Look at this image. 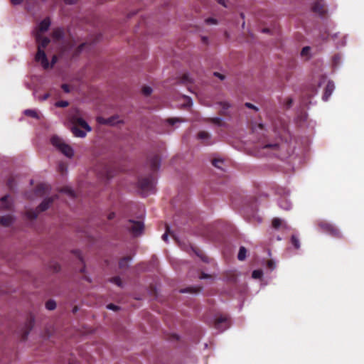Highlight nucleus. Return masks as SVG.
<instances>
[{
  "instance_id": "nucleus-1",
  "label": "nucleus",
  "mask_w": 364,
  "mask_h": 364,
  "mask_svg": "<svg viewBox=\"0 0 364 364\" xmlns=\"http://www.w3.org/2000/svg\"><path fill=\"white\" fill-rule=\"evenodd\" d=\"M70 122L73 124L71 132L76 137L83 138L86 136L87 132L92 130L90 126L81 117L72 116Z\"/></svg>"
},
{
  "instance_id": "nucleus-2",
  "label": "nucleus",
  "mask_w": 364,
  "mask_h": 364,
  "mask_svg": "<svg viewBox=\"0 0 364 364\" xmlns=\"http://www.w3.org/2000/svg\"><path fill=\"white\" fill-rule=\"evenodd\" d=\"M156 178L154 173H149L138 180V187L144 193H153L155 189Z\"/></svg>"
},
{
  "instance_id": "nucleus-3",
  "label": "nucleus",
  "mask_w": 364,
  "mask_h": 364,
  "mask_svg": "<svg viewBox=\"0 0 364 364\" xmlns=\"http://www.w3.org/2000/svg\"><path fill=\"white\" fill-rule=\"evenodd\" d=\"M50 142L58 151L68 158L73 157L74 151L73 148L65 144L63 140L58 136H53L50 139Z\"/></svg>"
},
{
  "instance_id": "nucleus-4",
  "label": "nucleus",
  "mask_w": 364,
  "mask_h": 364,
  "mask_svg": "<svg viewBox=\"0 0 364 364\" xmlns=\"http://www.w3.org/2000/svg\"><path fill=\"white\" fill-rule=\"evenodd\" d=\"M317 225L323 232L329 234L332 237L336 238H341L342 237L341 232L338 228L327 221L319 220L317 222Z\"/></svg>"
},
{
  "instance_id": "nucleus-5",
  "label": "nucleus",
  "mask_w": 364,
  "mask_h": 364,
  "mask_svg": "<svg viewBox=\"0 0 364 364\" xmlns=\"http://www.w3.org/2000/svg\"><path fill=\"white\" fill-rule=\"evenodd\" d=\"M35 323V318L34 316L32 315H30L26 321L25 322L23 326L21 329V340L26 341L27 339V337L30 333V331L33 328Z\"/></svg>"
},
{
  "instance_id": "nucleus-6",
  "label": "nucleus",
  "mask_w": 364,
  "mask_h": 364,
  "mask_svg": "<svg viewBox=\"0 0 364 364\" xmlns=\"http://www.w3.org/2000/svg\"><path fill=\"white\" fill-rule=\"evenodd\" d=\"M230 325V318L227 315H220L218 316L214 323V327L220 331H223L228 328Z\"/></svg>"
},
{
  "instance_id": "nucleus-7",
  "label": "nucleus",
  "mask_w": 364,
  "mask_h": 364,
  "mask_svg": "<svg viewBox=\"0 0 364 364\" xmlns=\"http://www.w3.org/2000/svg\"><path fill=\"white\" fill-rule=\"evenodd\" d=\"M130 226L128 227L129 231L134 235L138 236L141 234L144 230V224L140 221L129 220Z\"/></svg>"
},
{
  "instance_id": "nucleus-8",
  "label": "nucleus",
  "mask_w": 364,
  "mask_h": 364,
  "mask_svg": "<svg viewBox=\"0 0 364 364\" xmlns=\"http://www.w3.org/2000/svg\"><path fill=\"white\" fill-rule=\"evenodd\" d=\"M148 164L153 172H156L160 167L161 159L158 154L151 156L148 159Z\"/></svg>"
},
{
  "instance_id": "nucleus-9",
  "label": "nucleus",
  "mask_w": 364,
  "mask_h": 364,
  "mask_svg": "<svg viewBox=\"0 0 364 364\" xmlns=\"http://www.w3.org/2000/svg\"><path fill=\"white\" fill-rule=\"evenodd\" d=\"M279 144L278 143H268L262 146V150L265 154L274 155L276 151L279 150Z\"/></svg>"
},
{
  "instance_id": "nucleus-10",
  "label": "nucleus",
  "mask_w": 364,
  "mask_h": 364,
  "mask_svg": "<svg viewBox=\"0 0 364 364\" xmlns=\"http://www.w3.org/2000/svg\"><path fill=\"white\" fill-rule=\"evenodd\" d=\"M36 60L41 62L43 68L47 69L49 67L48 60L46 55L43 49H38L36 55Z\"/></svg>"
},
{
  "instance_id": "nucleus-11",
  "label": "nucleus",
  "mask_w": 364,
  "mask_h": 364,
  "mask_svg": "<svg viewBox=\"0 0 364 364\" xmlns=\"http://www.w3.org/2000/svg\"><path fill=\"white\" fill-rule=\"evenodd\" d=\"M312 11L321 16L325 14L326 10L323 0H314L312 6Z\"/></svg>"
},
{
  "instance_id": "nucleus-12",
  "label": "nucleus",
  "mask_w": 364,
  "mask_h": 364,
  "mask_svg": "<svg viewBox=\"0 0 364 364\" xmlns=\"http://www.w3.org/2000/svg\"><path fill=\"white\" fill-rule=\"evenodd\" d=\"M55 198L49 197L45 198L42 203L36 208L38 212L41 213L46 210L49 206L53 203Z\"/></svg>"
},
{
  "instance_id": "nucleus-13",
  "label": "nucleus",
  "mask_w": 364,
  "mask_h": 364,
  "mask_svg": "<svg viewBox=\"0 0 364 364\" xmlns=\"http://www.w3.org/2000/svg\"><path fill=\"white\" fill-rule=\"evenodd\" d=\"M36 38L38 49L44 50L50 43V39L48 37H43L40 34L36 35Z\"/></svg>"
},
{
  "instance_id": "nucleus-14",
  "label": "nucleus",
  "mask_w": 364,
  "mask_h": 364,
  "mask_svg": "<svg viewBox=\"0 0 364 364\" xmlns=\"http://www.w3.org/2000/svg\"><path fill=\"white\" fill-rule=\"evenodd\" d=\"M49 188H50V187L47 184H45V183L38 184L36 187V189H35L36 194L38 196H42L48 191Z\"/></svg>"
},
{
  "instance_id": "nucleus-15",
  "label": "nucleus",
  "mask_w": 364,
  "mask_h": 364,
  "mask_svg": "<svg viewBox=\"0 0 364 364\" xmlns=\"http://www.w3.org/2000/svg\"><path fill=\"white\" fill-rule=\"evenodd\" d=\"M117 119V118L115 117H111L107 119L102 117H97V122L100 124L114 125L116 123Z\"/></svg>"
},
{
  "instance_id": "nucleus-16",
  "label": "nucleus",
  "mask_w": 364,
  "mask_h": 364,
  "mask_svg": "<svg viewBox=\"0 0 364 364\" xmlns=\"http://www.w3.org/2000/svg\"><path fill=\"white\" fill-rule=\"evenodd\" d=\"M50 19L49 17L45 18L43 20H42L39 25H38V30L40 32H45L47 31L50 26Z\"/></svg>"
},
{
  "instance_id": "nucleus-17",
  "label": "nucleus",
  "mask_w": 364,
  "mask_h": 364,
  "mask_svg": "<svg viewBox=\"0 0 364 364\" xmlns=\"http://www.w3.org/2000/svg\"><path fill=\"white\" fill-rule=\"evenodd\" d=\"M334 89V85L332 82H328L326 86L324 93L323 95V100L327 101L329 97L331 95Z\"/></svg>"
},
{
  "instance_id": "nucleus-18",
  "label": "nucleus",
  "mask_w": 364,
  "mask_h": 364,
  "mask_svg": "<svg viewBox=\"0 0 364 364\" xmlns=\"http://www.w3.org/2000/svg\"><path fill=\"white\" fill-rule=\"evenodd\" d=\"M198 138L200 140L205 141L210 139V134L206 131H200L198 134ZM205 145H210L212 142L210 141H204Z\"/></svg>"
},
{
  "instance_id": "nucleus-19",
  "label": "nucleus",
  "mask_w": 364,
  "mask_h": 364,
  "mask_svg": "<svg viewBox=\"0 0 364 364\" xmlns=\"http://www.w3.org/2000/svg\"><path fill=\"white\" fill-rule=\"evenodd\" d=\"M52 37L55 41H60L64 37V30L62 28H56L53 31Z\"/></svg>"
},
{
  "instance_id": "nucleus-20",
  "label": "nucleus",
  "mask_w": 364,
  "mask_h": 364,
  "mask_svg": "<svg viewBox=\"0 0 364 364\" xmlns=\"http://www.w3.org/2000/svg\"><path fill=\"white\" fill-rule=\"evenodd\" d=\"M9 195H6L1 198V207L3 210H11L12 204L9 201Z\"/></svg>"
},
{
  "instance_id": "nucleus-21",
  "label": "nucleus",
  "mask_w": 364,
  "mask_h": 364,
  "mask_svg": "<svg viewBox=\"0 0 364 364\" xmlns=\"http://www.w3.org/2000/svg\"><path fill=\"white\" fill-rule=\"evenodd\" d=\"M218 104L221 107L220 114L222 116H228V109L230 108V105L227 102H220Z\"/></svg>"
},
{
  "instance_id": "nucleus-22",
  "label": "nucleus",
  "mask_w": 364,
  "mask_h": 364,
  "mask_svg": "<svg viewBox=\"0 0 364 364\" xmlns=\"http://www.w3.org/2000/svg\"><path fill=\"white\" fill-rule=\"evenodd\" d=\"M13 223V218L10 215L0 216V224L5 227H9Z\"/></svg>"
},
{
  "instance_id": "nucleus-23",
  "label": "nucleus",
  "mask_w": 364,
  "mask_h": 364,
  "mask_svg": "<svg viewBox=\"0 0 364 364\" xmlns=\"http://www.w3.org/2000/svg\"><path fill=\"white\" fill-rule=\"evenodd\" d=\"M279 205L282 209L286 210H289L291 207V203L284 197L281 198L279 201Z\"/></svg>"
},
{
  "instance_id": "nucleus-24",
  "label": "nucleus",
  "mask_w": 364,
  "mask_h": 364,
  "mask_svg": "<svg viewBox=\"0 0 364 364\" xmlns=\"http://www.w3.org/2000/svg\"><path fill=\"white\" fill-rule=\"evenodd\" d=\"M291 244L294 246L296 250H299L301 247L300 240L296 235H292L290 239Z\"/></svg>"
},
{
  "instance_id": "nucleus-25",
  "label": "nucleus",
  "mask_w": 364,
  "mask_h": 364,
  "mask_svg": "<svg viewBox=\"0 0 364 364\" xmlns=\"http://www.w3.org/2000/svg\"><path fill=\"white\" fill-rule=\"evenodd\" d=\"M132 259L130 256H126L122 257L119 262V268H127L128 267V262Z\"/></svg>"
},
{
  "instance_id": "nucleus-26",
  "label": "nucleus",
  "mask_w": 364,
  "mask_h": 364,
  "mask_svg": "<svg viewBox=\"0 0 364 364\" xmlns=\"http://www.w3.org/2000/svg\"><path fill=\"white\" fill-rule=\"evenodd\" d=\"M40 213L38 212L37 210V208L36 210H29L26 212V215L27 217L31 219V220H33V219H36L38 214Z\"/></svg>"
},
{
  "instance_id": "nucleus-27",
  "label": "nucleus",
  "mask_w": 364,
  "mask_h": 364,
  "mask_svg": "<svg viewBox=\"0 0 364 364\" xmlns=\"http://www.w3.org/2000/svg\"><path fill=\"white\" fill-rule=\"evenodd\" d=\"M24 114L27 117H30L32 118L38 119V114L37 112L34 109H26L24 111Z\"/></svg>"
},
{
  "instance_id": "nucleus-28",
  "label": "nucleus",
  "mask_w": 364,
  "mask_h": 364,
  "mask_svg": "<svg viewBox=\"0 0 364 364\" xmlns=\"http://www.w3.org/2000/svg\"><path fill=\"white\" fill-rule=\"evenodd\" d=\"M246 253H247V250L245 249V247H240V250H239L238 255H237L238 259L240 261L244 260L246 257Z\"/></svg>"
},
{
  "instance_id": "nucleus-29",
  "label": "nucleus",
  "mask_w": 364,
  "mask_h": 364,
  "mask_svg": "<svg viewBox=\"0 0 364 364\" xmlns=\"http://www.w3.org/2000/svg\"><path fill=\"white\" fill-rule=\"evenodd\" d=\"M212 164L215 167H216L219 169L223 170V164H224L223 160L219 159H215L213 160Z\"/></svg>"
},
{
  "instance_id": "nucleus-30",
  "label": "nucleus",
  "mask_w": 364,
  "mask_h": 364,
  "mask_svg": "<svg viewBox=\"0 0 364 364\" xmlns=\"http://www.w3.org/2000/svg\"><path fill=\"white\" fill-rule=\"evenodd\" d=\"M200 288H196V287H188L185 289H181L180 290L181 293H197L200 291Z\"/></svg>"
},
{
  "instance_id": "nucleus-31",
  "label": "nucleus",
  "mask_w": 364,
  "mask_h": 364,
  "mask_svg": "<svg viewBox=\"0 0 364 364\" xmlns=\"http://www.w3.org/2000/svg\"><path fill=\"white\" fill-rule=\"evenodd\" d=\"M6 186L10 191H13L15 187V178L14 176H10L7 181Z\"/></svg>"
},
{
  "instance_id": "nucleus-32",
  "label": "nucleus",
  "mask_w": 364,
  "mask_h": 364,
  "mask_svg": "<svg viewBox=\"0 0 364 364\" xmlns=\"http://www.w3.org/2000/svg\"><path fill=\"white\" fill-rule=\"evenodd\" d=\"M210 122H211L212 123L218 125V126H223L225 124L224 122L223 121V119L220 117H213V118H210L209 119Z\"/></svg>"
},
{
  "instance_id": "nucleus-33",
  "label": "nucleus",
  "mask_w": 364,
  "mask_h": 364,
  "mask_svg": "<svg viewBox=\"0 0 364 364\" xmlns=\"http://www.w3.org/2000/svg\"><path fill=\"white\" fill-rule=\"evenodd\" d=\"M179 82L182 84L192 83V80L189 77L188 74H184L180 78Z\"/></svg>"
},
{
  "instance_id": "nucleus-34",
  "label": "nucleus",
  "mask_w": 364,
  "mask_h": 364,
  "mask_svg": "<svg viewBox=\"0 0 364 364\" xmlns=\"http://www.w3.org/2000/svg\"><path fill=\"white\" fill-rule=\"evenodd\" d=\"M272 224L274 228L278 229L282 225V221L280 218H274L272 220Z\"/></svg>"
},
{
  "instance_id": "nucleus-35",
  "label": "nucleus",
  "mask_w": 364,
  "mask_h": 364,
  "mask_svg": "<svg viewBox=\"0 0 364 364\" xmlns=\"http://www.w3.org/2000/svg\"><path fill=\"white\" fill-rule=\"evenodd\" d=\"M46 307L48 310H54L56 307V303L54 300H52V299L48 300L46 303Z\"/></svg>"
},
{
  "instance_id": "nucleus-36",
  "label": "nucleus",
  "mask_w": 364,
  "mask_h": 364,
  "mask_svg": "<svg viewBox=\"0 0 364 364\" xmlns=\"http://www.w3.org/2000/svg\"><path fill=\"white\" fill-rule=\"evenodd\" d=\"M102 174L108 180L110 179L111 178H112L114 176L112 172L111 171L110 168L108 167L105 168Z\"/></svg>"
},
{
  "instance_id": "nucleus-37",
  "label": "nucleus",
  "mask_w": 364,
  "mask_h": 364,
  "mask_svg": "<svg viewBox=\"0 0 364 364\" xmlns=\"http://www.w3.org/2000/svg\"><path fill=\"white\" fill-rule=\"evenodd\" d=\"M263 275V272L261 269H256L252 272V277L254 279H260Z\"/></svg>"
},
{
  "instance_id": "nucleus-38",
  "label": "nucleus",
  "mask_w": 364,
  "mask_h": 364,
  "mask_svg": "<svg viewBox=\"0 0 364 364\" xmlns=\"http://www.w3.org/2000/svg\"><path fill=\"white\" fill-rule=\"evenodd\" d=\"M110 281L115 284L116 285H117L118 287H122V282L120 279L119 277H112Z\"/></svg>"
},
{
  "instance_id": "nucleus-39",
  "label": "nucleus",
  "mask_w": 364,
  "mask_h": 364,
  "mask_svg": "<svg viewBox=\"0 0 364 364\" xmlns=\"http://www.w3.org/2000/svg\"><path fill=\"white\" fill-rule=\"evenodd\" d=\"M152 92V89L151 87H149V86H144L142 87V93L143 95H144L145 96H149L151 94Z\"/></svg>"
},
{
  "instance_id": "nucleus-40",
  "label": "nucleus",
  "mask_w": 364,
  "mask_h": 364,
  "mask_svg": "<svg viewBox=\"0 0 364 364\" xmlns=\"http://www.w3.org/2000/svg\"><path fill=\"white\" fill-rule=\"evenodd\" d=\"M69 105L68 101L60 100L55 102V106L58 107H66Z\"/></svg>"
},
{
  "instance_id": "nucleus-41",
  "label": "nucleus",
  "mask_w": 364,
  "mask_h": 364,
  "mask_svg": "<svg viewBox=\"0 0 364 364\" xmlns=\"http://www.w3.org/2000/svg\"><path fill=\"white\" fill-rule=\"evenodd\" d=\"M58 171L63 174L67 171V166L64 163H60L58 166Z\"/></svg>"
},
{
  "instance_id": "nucleus-42",
  "label": "nucleus",
  "mask_w": 364,
  "mask_h": 364,
  "mask_svg": "<svg viewBox=\"0 0 364 364\" xmlns=\"http://www.w3.org/2000/svg\"><path fill=\"white\" fill-rule=\"evenodd\" d=\"M310 50H311V48L309 46L304 47L301 51V55L303 57L309 56Z\"/></svg>"
},
{
  "instance_id": "nucleus-43",
  "label": "nucleus",
  "mask_w": 364,
  "mask_h": 364,
  "mask_svg": "<svg viewBox=\"0 0 364 364\" xmlns=\"http://www.w3.org/2000/svg\"><path fill=\"white\" fill-rule=\"evenodd\" d=\"M86 46V43H81L80 45H79L77 46V48H76L75 51V53L74 55H78L79 53H80L82 52V50L84 49V48Z\"/></svg>"
},
{
  "instance_id": "nucleus-44",
  "label": "nucleus",
  "mask_w": 364,
  "mask_h": 364,
  "mask_svg": "<svg viewBox=\"0 0 364 364\" xmlns=\"http://www.w3.org/2000/svg\"><path fill=\"white\" fill-rule=\"evenodd\" d=\"M62 192L66 193L72 197H74V191L69 187H64L61 190Z\"/></svg>"
},
{
  "instance_id": "nucleus-45",
  "label": "nucleus",
  "mask_w": 364,
  "mask_h": 364,
  "mask_svg": "<svg viewBox=\"0 0 364 364\" xmlns=\"http://www.w3.org/2000/svg\"><path fill=\"white\" fill-rule=\"evenodd\" d=\"M181 122L182 121L178 118H168L167 119V122L171 125H173L175 123Z\"/></svg>"
},
{
  "instance_id": "nucleus-46",
  "label": "nucleus",
  "mask_w": 364,
  "mask_h": 364,
  "mask_svg": "<svg viewBox=\"0 0 364 364\" xmlns=\"http://www.w3.org/2000/svg\"><path fill=\"white\" fill-rule=\"evenodd\" d=\"M50 268L54 272H58L60 270V266L58 263H54L50 266Z\"/></svg>"
},
{
  "instance_id": "nucleus-47",
  "label": "nucleus",
  "mask_w": 364,
  "mask_h": 364,
  "mask_svg": "<svg viewBox=\"0 0 364 364\" xmlns=\"http://www.w3.org/2000/svg\"><path fill=\"white\" fill-rule=\"evenodd\" d=\"M168 233H170V231H169V227L166 225V232L162 235V239L165 242L168 241Z\"/></svg>"
},
{
  "instance_id": "nucleus-48",
  "label": "nucleus",
  "mask_w": 364,
  "mask_h": 364,
  "mask_svg": "<svg viewBox=\"0 0 364 364\" xmlns=\"http://www.w3.org/2000/svg\"><path fill=\"white\" fill-rule=\"evenodd\" d=\"M61 88L66 93H69L70 92V87L68 84H63L61 85Z\"/></svg>"
},
{
  "instance_id": "nucleus-49",
  "label": "nucleus",
  "mask_w": 364,
  "mask_h": 364,
  "mask_svg": "<svg viewBox=\"0 0 364 364\" xmlns=\"http://www.w3.org/2000/svg\"><path fill=\"white\" fill-rule=\"evenodd\" d=\"M205 21L208 24H216L217 23V20L213 18H208L205 20Z\"/></svg>"
},
{
  "instance_id": "nucleus-50",
  "label": "nucleus",
  "mask_w": 364,
  "mask_h": 364,
  "mask_svg": "<svg viewBox=\"0 0 364 364\" xmlns=\"http://www.w3.org/2000/svg\"><path fill=\"white\" fill-rule=\"evenodd\" d=\"M293 103V100L291 98H287L285 102V106L287 109H289Z\"/></svg>"
},
{
  "instance_id": "nucleus-51",
  "label": "nucleus",
  "mask_w": 364,
  "mask_h": 364,
  "mask_svg": "<svg viewBox=\"0 0 364 364\" xmlns=\"http://www.w3.org/2000/svg\"><path fill=\"white\" fill-rule=\"evenodd\" d=\"M107 308L113 311H117L119 309V307L113 304H108Z\"/></svg>"
},
{
  "instance_id": "nucleus-52",
  "label": "nucleus",
  "mask_w": 364,
  "mask_h": 364,
  "mask_svg": "<svg viewBox=\"0 0 364 364\" xmlns=\"http://www.w3.org/2000/svg\"><path fill=\"white\" fill-rule=\"evenodd\" d=\"M23 0H11V2L14 5H19L21 4Z\"/></svg>"
},
{
  "instance_id": "nucleus-53",
  "label": "nucleus",
  "mask_w": 364,
  "mask_h": 364,
  "mask_svg": "<svg viewBox=\"0 0 364 364\" xmlns=\"http://www.w3.org/2000/svg\"><path fill=\"white\" fill-rule=\"evenodd\" d=\"M245 106L248 108H251V109H254L255 110H257V107L253 105L252 104L250 103V102H246L245 103Z\"/></svg>"
},
{
  "instance_id": "nucleus-54",
  "label": "nucleus",
  "mask_w": 364,
  "mask_h": 364,
  "mask_svg": "<svg viewBox=\"0 0 364 364\" xmlns=\"http://www.w3.org/2000/svg\"><path fill=\"white\" fill-rule=\"evenodd\" d=\"M214 75L219 77L220 80H224L225 79V75L218 73V72H215L214 73Z\"/></svg>"
},
{
  "instance_id": "nucleus-55",
  "label": "nucleus",
  "mask_w": 364,
  "mask_h": 364,
  "mask_svg": "<svg viewBox=\"0 0 364 364\" xmlns=\"http://www.w3.org/2000/svg\"><path fill=\"white\" fill-rule=\"evenodd\" d=\"M49 97H50V94H49V93H46V94H44V95H43L40 98V100H41L44 101V100H48V99L49 98Z\"/></svg>"
},
{
  "instance_id": "nucleus-56",
  "label": "nucleus",
  "mask_w": 364,
  "mask_h": 364,
  "mask_svg": "<svg viewBox=\"0 0 364 364\" xmlns=\"http://www.w3.org/2000/svg\"><path fill=\"white\" fill-rule=\"evenodd\" d=\"M64 2L67 4H74L77 2V0H63Z\"/></svg>"
},
{
  "instance_id": "nucleus-57",
  "label": "nucleus",
  "mask_w": 364,
  "mask_h": 364,
  "mask_svg": "<svg viewBox=\"0 0 364 364\" xmlns=\"http://www.w3.org/2000/svg\"><path fill=\"white\" fill-rule=\"evenodd\" d=\"M114 217H115V213H114V212H112V213H110L108 215V216H107V219H108V220H111L114 219Z\"/></svg>"
},
{
  "instance_id": "nucleus-58",
  "label": "nucleus",
  "mask_w": 364,
  "mask_h": 364,
  "mask_svg": "<svg viewBox=\"0 0 364 364\" xmlns=\"http://www.w3.org/2000/svg\"><path fill=\"white\" fill-rule=\"evenodd\" d=\"M267 265H268V267H269L270 269H272L274 268V262H273L272 261H271V260L268 261V262H267Z\"/></svg>"
},
{
  "instance_id": "nucleus-59",
  "label": "nucleus",
  "mask_w": 364,
  "mask_h": 364,
  "mask_svg": "<svg viewBox=\"0 0 364 364\" xmlns=\"http://www.w3.org/2000/svg\"><path fill=\"white\" fill-rule=\"evenodd\" d=\"M186 101L187 105L190 106L191 105V98L186 97Z\"/></svg>"
},
{
  "instance_id": "nucleus-60",
  "label": "nucleus",
  "mask_w": 364,
  "mask_h": 364,
  "mask_svg": "<svg viewBox=\"0 0 364 364\" xmlns=\"http://www.w3.org/2000/svg\"><path fill=\"white\" fill-rule=\"evenodd\" d=\"M56 61H57V58L55 55H54L52 59L51 66H53L56 63Z\"/></svg>"
},
{
  "instance_id": "nucleus-61",
  "label": "nucleus",
  "mask_w": 364,
  "mask_h": 364,
  "mask_svg": "<svg viewBox=\"0 0 364 364\" xmlns=\"http://www.w3.org/2000/svg\"><path fill=\"white\" fill-rule=\"evenodd\" d=\"M196 253L197 254V255H198V257H201V259H202L203 261L207 262V260H206V258H207V257H202V255H200V254H199L198 252H196Z\"/></svg>"
},
{
  "instance_id": "nucleus-62",
  "label": "nucleus",
  "mask_w": 364,
  "mask_h": 364,
  "mask_svg": "<svg viewBox=\"0 0 364 364\" xmlns=\"http://www.w3.org/2000/svg\"><path fill=\"white\" fill-rule=\"evenodd\" d=\"M217 1H218L220 4H222V5H223L224 6H225V0H217Z\"/></svg>"
},
{
  "instance_id": "nucleus-63",
  "label": "nucleus",
  "mask_w": 364,
  "mask_h": 364,
  "mask_svg": "<svg viewBox=\"0 0 364 364\" xmlns=\"http://www.w3.org/2000/svg\"><path fill=\"white\" fill-rule=\"evenodd\" d=\"M208 275L205 273H202V274L200 276L201 279H205V278H208Z\"/></svg>"
},
{
  "instance_id": "nucleus-64",
  "label": "nucleus",
  "mask_w": 364,
  "mask_h": 364,
  "mask_svg": "<svg viewBox=\"0 0 364 364\" xmlns=\"http://www.w3.org/2000/svg\"><path fill=\"white\" fill-rule=\"evenodd\" d=\"M85 279L88 281L89 282H91L90 279L89 277H87V276H85Z\"/></svg>"
}]
</instances>
